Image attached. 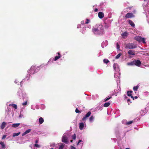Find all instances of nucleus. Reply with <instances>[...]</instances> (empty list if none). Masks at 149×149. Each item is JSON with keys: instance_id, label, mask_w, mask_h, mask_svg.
<instances>
[{"instance_id": "1", "label": "nucleus", "mask_w": 149, "mask_h": 149, "mask_svg": "<svg viewBox=\"0 0 149 149\" xmlns=\"http://www.w3.org/2000/svg\"><path fill=\"white\" fill-rule=\"evenodd\" d=\"M92 32L95 35L102 34L104 32L103 26L101 24H97L92 28Z\"/></svg>"}, {"instance_id": "2", "label": "nucleus", "mask_w": 149, "mask_h": 149, "mask_svg": "<svg viewBox=\"0 0 149 149\" xmlns=\"http://www.w3.org/2000/svg\"><path fill=\"white\" fill-rule=\"evenodd\" d=\"M125 48L128 49H133L136 47V46L133 43H128L125 45Z\"/></svg>"}, {"instance_id": "3", "label": "nucleus", "mask_w": 149, "mask_h": 149, "mask_svg": "<svg viewBox=\"0 0 149 149\" xmlns=\"http://www.w3.org/2000/svg\"><path fill=\"white\" fill-rule=\"evenodd\" d=\"M134 39L139 42H142L144 44L146 43L145 38H142L141 36H136L134 37Z\"/></svg>"}, {"instance_id": "4", "label": "nucleus", "mask_w": 149, "mask_h": 149, "mask_svg": "<svg viewBox=\"0 0 149 149\" xmlns=\"http://www.w3.org/2000/svg\"><path fill=\"white\" fill-rule=\"evenodd\" d=\"M128 53L129 54V57L130 58L132 57L131 56V55L134 56L135 54V51L132 50H129L128 52Z\"/></svg>"}, {"instance_id": "5", "label": "nucleus", "mask_w": 149, "mask_h": 149, "mask_svg": "<svg viewBox=\"0 0 149 149\" xmlns=\"http://www.w3.org/2000/svg\"><path fill=\"white\" fill-rule=\"evenodd\" d=\"M135 17V15L133 13H127L125 15V18H131L134 17Z\"/></svg>"}, {"instance_id": "6", "label": "nucleus", "mask_w": 149, "mask_h": 149, "mask_svg": "<svg viewBox=\"0 0 149 149\" xmlns=\"http://www.w3.org/2000/svg\"><path fill=\"white\" fill-rule=\"evenodd\" d=\"M91 114V111H88L85 115V116L83 118H82V120L83 121H85L90 116Z\"/></svg>"}, {"instance_id": "7", "label": "nucleus", "mask_w": 149, "mask_h": 149, "mask_svg": "<svg viewBox=\"0 0 149 149\" xmlns=\"http://www.w3.org/2000/svg\"><path fill=\"white\" fill-rule=\"evenodd\" d=\"M134 60V65L138 67H139L141 65V63L140 60Z\"/></svg>"}, {"instance_id": "8", "label": "nucleus", "mask_w": 149, "mask_h": 149, "mask_svg": "<svg viewBox=\"0 0 149 149\" xmlns=\"http://www.w3.org/2000/svg\"><path fill=\"white\" fill-rule=\"evenodd\" d=\"M62 141L66 143H68V138L65 136H63L62 139Z\"/></svg>"}, {"instance_id": "9", "label": "nucleus", "mask_w": 149, "mask_h": 149, "mask_svg": "<svg viewBox=\"0 0 149 149\" xmlns=\"http://www.w3.org/2000/svg\"><path fill=\"white\" fill-rule=\"evenodd\" d=\"M98 16L100 19L102 18L104 16L103 13L101 12H100L98 13Z\"/></svg>"}, {"instance_id": "10", "label": "nucleus", "mask_w": 149, "mask_h": 149, "mask_svg": "<svg viewBox=\"0 0 149 149\" xmlns=\"http://www.w3.org/2000/svg\"><path fill=\"white\" fill-rule=\"evenodd\" d=\"M84 123H79V128L81 130H82L84 129Z\"/></svg>"}, {"instance_id": "11", "label": "nucleus", "mask_w": 149, "mask_h": 149, "mask_svg": "<svg viewBox=\"0 0 149 149\" xmlns=\"http://www.w3.org/2000/svg\"><path fill=\"white\" fill-rule=\"evenodd\" d=\"M31 131V130L30 129L27 130L24 133H23L22 134V136H23L25 135L26 134H27L29 133Z\"/></svg>"}, {"instance_id": "12", "label": "nucleus", "mask_w": 149, "mask_h": 149, "mask_svg": "<svg viewBox=\"0 0 149 149\" xmlns=\"http://www.w3.org/2000/svg\"><path fill=\"white\" fill-rule=\"evenodd\" d=\"M128 23L132 26L133 27H135V25L134 23L131 20H129L128 21Z\"/></svg>"}, {"instance_id": "13", "label": "nucleus", "mask_w": 149, "mask_h": 149, "mask_svg": "<svg viewBox=\"0 0 149 149\" xmlns=\"http://www.w3.org/2000/svg\"><path fill=\"white\" fill-rule=\"evenodd\" d=\"M6 123L5 122H3L2 123L1 126V128L2 129H3L4 128L6 125Z\"/></svg>"}, {"instance_id": "14", "label": "nucleus", "mask_w": 149, "mask_h": 149, "mask_svg": "<svg viewBox=\"0 0 149 149\" xmlns=\"http://www.w3.org/2000/svg\"><path fill=\"white\" fill-rule=\"evenodd\" d=\"M44 121L43 118L42 117H40L39 119V122L40 124H42Z\"/></svg>"}, {"instance_id": "15", "label": "nucleus", "mask_w": 149, "mask_h": 149, "mask_svg": "<svg viewBox=\"0 0 149 149\" xmlns=\"http://www.w3.org/2000/svg\"><path fill=\"white\" fill-rule=\"evenodd\" d=\"M9 106H12L14 107L15 109H16L17 108V105L16 104H10L9 105Z\"/></svg>"}, {"instance_id": "16", "label": "nucleus", "mask_w": 149, "mask_h": 149, "mask_svg": "<svg viewBox=\"0 0 149 149\" xmlns=\"http://www.w3.org/2000/svg\"><path fill=\"white\" fill-rule=\"evenodd\" d=\"M110 104L109 102H108L105 103L104 104V107H109Z\"/></svg>"}, {"instance_id": "17", "label": "nucleus", "mask_w": 149, "mask_h": 149, "mask_svg": "<svg viewBox=\"0 0 149 149\" xmlns=\"http://www.w3.org/2000/svg\"><path fill=\"white\" fill-rule=\"evenodd\" d=\"M20 125V123L14 124L12 125V127H18Z\"/></svg>"}, {"instance_id": "18", "label": "nucleus", "mask_w": 149, "mask_h": 149, "mask_svg": "<svg viewBox=\"0 0 149 149\" xmlns=\"http://www.w3.org/2000/svg\"><path fill=\"white\" fill-rule=\"evenodd\" d=\"M127 34H128V33L127 32L125 31V32H124V33H122L121 34V36L123 37H126L127 36Z\"/></svg>"}, {"instance_id": "19", "label": "nucleus", "mask_w": 149, "mask_h": 149, "mask_svg": "<svg viewBox=\"0 0 149 149\" xmlns=\"http://www.w3.org/2000/svg\"><path fill=\"white\" fill-rule=\"evenodd\" d=\"M127 65H134V60L133 61L127 63Z\"/></svg>"}, {"instance_id": "20", "label": "nucleus", "mask_w": 149, "mask_h": 149, "mask_svg": "<svg viewBox=\"0 0 149 149\" xmlns=\"http://www.w3.org/2000/svg\"><path fill=\"white\" fill-rule=\"evenodd\" d=\"M0 144L2 148H5V145L4 144V143L3 142L1 141L0 142Z\"/></svg>"}, {"instance_id": "21", "label": "nucleus", "mask_w": 149, "mask_h": 149, "mask_svg": "<svg viewBox=\"0 0 149 149\" xmlns=\"http://www.w3.org/2000/svg\"><path fill=\"white\" fill-rule=\"evenodd\" d=\"M139 86L138 85H137L136 86H134L133 88V90L134 91H137L139 88Z\"/></svg>"}, {"instance_id": "22", "label": "nucleus", "mask_w": 149, "mask_h": 149, "mask_svg": "<svg viewBox=\"0 0 149 149\" xmlns=\"http://www.w3.org/2000/svg\"><path fill=\"white\" fill-rule=\"evenodd\" d=\"M132 92V91H127V95L128 96L130 97L132 95L131 94V93Z\"/></svg>"}, {"instance_id": "23", "label": "nucleus", "mask_w": 149, "mask_h": 149, "mask_svg": "<svg viewBox=\"0 0 149 149\" xmlns=\"http://www.w3.org/2000/svg\"><path fill=\"white\" fill-rule=\"evenodd\" d=\"M36 68V67L35 66H32L30 70L31 71H34Z\"/></svg>"}, {"instance_id": "24", "label": "nucleus", "mask_w": 149, "mask_h": 149, "mask_svg": "<svg viewBox=\"0 0 149 149\" xmlns=\"http://www.w3.org/2000/svg\"><path fill=\"white\" fill-rule=\"evenodd\" d=\"M122 55V54L121 53H120L118 54L117 56H116L115 57V58L116 59H118Z\"/></svg>"}, {"instance_id": "25", "label": "nucleus", "mask_w": 149, "mask_h": 149, "mask_svg": "<svg viewBox=\"0 0 149 149\" xmlns=\"http://www.w3.org/2000/svg\"><path fill=\"white\" fill-rule=\"evenodd\" d=\"M94 119V117H93V116H91L89 118V121L91 122H92L93 120V119Z\"/></svg>"}, {"instance_id": "26", "label": "nucleus", "mask_w": 149, "mask_h": 149, "mask_svg": "<svg viewBox=\"0 0 149 149\" xmlns=\"http://www.w3.org/2000/svg\"><path fill=\"white\" fill-rule=\"evenodd\" d=\"M20 134V132H18V133H14L13 134V137H15V136H18Z\"/></svg>"}, {"instance_id": "27", "label": "nucleus", "mask_w": 149, "mask_h": 149, "mask_svg": "<svg viewBox=\"0 0 149 149\" xmlns=\"http://www.w3.org/2000/svg\"><path fill=\"white\" fill-rule=\"evenodd\" d=\"M65 146V144H62L60 145L59 147V149H63Z\"/></svg>"}, {"instance_id": "28", "label": "nucleus", "mask_w": 149, "mask_h": 149, "mask_svg": "<svg viewBox=\"0 0 149 149\" xmlns=\"http://www.w3.org/2000/svg\"><path fill=\"white\" fill-rule=\"evenodd\" d=\"M61 57V56H56L54 58V61H56L58 59L60 58Z\"/></svg>"}, {"instance_id": "29", "label": "nucleus", "mask_w": 149, "mask_h": 149, "mask_svg": "<svg viewBox=\"0 0 149 149\" xmlns=\"http://www.w3.org/2000/svg\"><path fill=\"white\" fill-rule=\"evenodd\" d=\"M103 62L104 63L107 64L109 62V61L107 59H104L103 60Z\"/></svg>"}, {"instance_id": "30", "label": "nucleus", "mask_w": 149, "mask_h": 149, "mask_svg": "<svg viewBox=\"0 0 149 149\" xmlns=\"http://www.w3.org/2000/svg\"><path fill=\"white\" fill-rule=\"evenodd\" d=\"M111 97H110L108 98H106V99H105L104 100V102H105L107 101H108L111 98Z\"/></svg>"}, {"instance_id": "31", "label": "nucleus", "mask_w": 149, "mask_h": 149, "mask_svg": "<svg viewBox=\"0 0 149 149\" xmlns=\"http://www.w3.org/2000/svg\"><path fill=\"white\" fill-rule=\"evenodd\" d=\"M75 111L77 113H81V111L79 110L77 108L76 109Z\"/></svg>"}, {"instance_id": "32", "label": "nucleus", "mask_w": 149, "mask_h": 149, "mask_svg": "<svg viewBox=\"0 0 149 149\" xmlns=\"http://www.w3.org/2000/svg\"><path fill=\"white\" fill-rule=\"evenodd\" d=\"M89 22H90L89 19H86V22L85 24H87L89 23Z\"/></svg>"}, {"instance_id": "33", "label": "nucleus", "mask_w": 149, "mask_h": 149, "mask_svg": "<svg viewBox=\"0 0 149 149\" xmlns=\"http://www.w3.org/2000/svg\"><path fill=\"white\" fill-rule=\"evenodd\" d=\"M76 136L75 134H74L72 136V138L73 139H75L76 138Z\"/></svg>"}, {"instance_id": "34", "label": "nucleus", "mask_w": 149, "mask_h": 149, "mask_svg": "<svg viewBox=\"0 0 149 149\" xmlns=\"http://www.w3.org/2000/svg\"><path fill=\"white\" fill-rule=\"evenodd\" d=\"M116 45H117V49H119L120 47V46H119L118 43H117Z\"/></svg>"}, {"instance_id": "35", "label": "nucleus", "mask_w": 149, "mask_h": 149, "mask_svg": "<svg viewBox=\"0 0 149 149\" xmlns=\"http://www.w3.org/2000/svg\"><path fill=\"white\" fill-rule=\"evenodd\" d=\"M133 122V121H130L127 122V125H130L132 124Z\"/></svg>"}, {"instance_id": "36", "label": "nucleus", "mask_w": 149, "mask_h": 149, "mask_svg": "<svg viewBox=\"0 0 149 149\" xmlns=\"http://www.w3.org/2000/svg\"><path fill=\"white\" fill-rule=\"evenodd\" d=\"M27 101H26L25 102H24L22 104L23 106H25V105H26L27 104Z\"/></svg>"}, {"instance_id": "37", "label": "nucleus", "mask_w": 149, "mask_h": 149, "mask_svg": "<svg viewBox=\"0 0 149 149\" xmlns=\"http://www.w3.org/2000/svg\"><path fill=\"white\" fill-rule=\"evenodd\" d=\"M34 146L35 147H37V148H39V147H40V146L39 145H38V144H35L34 145Z\"/></svg>"}, {"instance_id": "38", "label": "nucleus", "mask_w": 149, "mask_h": 149, "mask_svg": "<svg viewBox=\"0 0 149 149\" xmlns=\"http://www.w3.org/2000/svg\"><path fill=\"white\" fill-rule=\"evenodd\" d=\"M7 136L6 135H3L2 137V139H5L6 137Z\"/></svg>"}, {"instance_id": "39", "label": "nucleus", "mask_w": 149, "mask_h": 149, "mask_svg": "<svg viewBox=\"0 0 149 149\" xmlns=\"http://www.w3.org/2000/svg\"><path fill=\"white\" fill-rule=\"evenodd\" d=\"M71 149H76L73 146H71Z\"/></svg>"}, {"instance_id": "40", "label": "nucleus", "mask_w": 149, "mask_h": 149, "mask_svg": "<svg viewBox=\"0 0 149 149\" xmlns=\"http://www.w3.org/2000/svg\"><path fill=\"white\" fill-rule=\"evenodd\" d=\"M39 141V139H36V141H35V143H38Z\"/></svg>"}, {"instance_id": "41", "label": "nucleus", "mask_w": 149, "mask_h": 149, "mask_svg": "<svg viewBox=\"0 0 149 149\" xmlns=\"http://www.w3.org/2000/svg\"><path fill=\"white\" fill-rule=\"evenodd\" d=\"M82 141L81 140H79V141H78V143H77V145H78Z\"/></svg>"}, {"instance_id": "42", "label": "nucleus", "mask_w": 149, "mask_h": 149, "mask_svg": "<svg viewBox=\"0 0 149 149\" xmlns=\"http://www.w3.org/2000/svg\"><path fill=\"white\" fill-rule=\"evenodd\" d=\"M130 97H131L132 98L133 100H134V97L132 95L131 96H130Z\"/></svg>"}, {"instance_id": "43", "label": "nucleus", "mask_w": 149, "mask_h": 149, "mask_svg": "<svg viewBox=\"0 0 149 149\" xmlns=\"http://www.w3.org/2000/svg\"><path fill=\"white\" fill-rule=\"evenodd\" d=\"M98 11V9L97 8H95V10H94V11L95 12H97Z\"/></svg>"}, {"instance_id": "44", "label": "nucleus", "mask_w": 149, "mask_h": 149, "mask_svg": "<svg viewBox=\"0 0 149 149\" xmlns=\"http://www.w3.org/2000/svg\"><path fill=\"white\" fill-rule=\"evenodd\" d=\"M57 54H58V56H61V54H60L59 52L57 53Z\"/></svg>"}, {"instance_id": "45", "label": "nucleus", "mask_w": 149, "mask_h": 149, "mask_svg": "<svg viewBox=\"0 0 149 149\" xmlns=\"http://www.w3.org/2000/svg\"><path fill=\"white\" fill-rule=\"evenodd\" d=\"M81 24H84V21H82L81 22Z\"/></svg>"}, {"instance_id": "46", "label": "nucleus", "mask_w": 149, "mask_h": 149, "mask_svg": "<svg viewBox=\"0 0 149 149\" xmlns=\"http://www.w3.org/2000/svg\"><path fill=\"white\" fill-rule=\"evenodd\" d=\"M136 12V10H134L133 11V13H135Z\"/></svg>"}, {"instance_id": "47", "label": "nucleus", "mask_w": 149, "mask_h": 149, "mask_svg": "<svg viewBox=\"0 0 149 149\" xmlns=\"http://www.w3.org/2000/svg\"><path fill=\"white\" fill-rule=\"evenodd\" d=\"M130 99H127V102H129L130 101Z\"/></svg>"}, {"instance_id": "48", "label": "nucleus", "mask_w": 149, "mask_h": 149, "mask_svg": "<svg viewBox=\"0 0 149 149\" xmlns=\"http://www.w3.org/2000/svg\"><path fill=\"white\" fill-rule=\"evenodd\" d=\"M134 97L136 99H137L138 98V97L137 96H135V97Z\"/></svg>"}, {"instance_id": "49", "label": "nucleus", "mask_w": 149, "mask_h": 149, "mask_svg": "<svg viewBox=\"0 0 149 149\" xmlns=\"http://www.w3.org/2000/svg\"><path fill=\"white\" fill-rule=\"evenodd\" d=\"M22 116L21 115H20L19 116V117H22Z\"/></svg>"}, {"instance_id": "50", "label": "nucleus", "mask_w": 149, "mask_h": 149, "mask_svg": "<svg viewBox=\"0 0 149 149\" xmlns=\"http://www.w3.org/2000/svg\"><path fill=\"white\" fill-rule=\"evenodd\" d=\"M125 149H130V148H125Z\"/></svg>"}, {"instance_id": "51", "label": "nucleus", "mask_w": 149, "mask_h": 149, "mask_svg": "<svg viewBox=\"0 0 149 149\" xmlns=\"http://www.w3.org/2000/svg\"><path fill=\"white\" fill-rule=\"evenodd\" d=\"M70 141L71 142H72V141H73V140H71Z\"/></svg>"}, {"instance_id": "52", "label": "nucleus", "mask_w": 149, "mask_h": 149, "mask_svg": "<svg viewBox=\"0 0 149 149\" xmlns=\"http://www.w3.org/2000/svg\"><path fill=\"white\" fill-rule=\"evenodd\" d=\"M51 149H54L53 148H51Z\"/></svg>"}]
</instances>
